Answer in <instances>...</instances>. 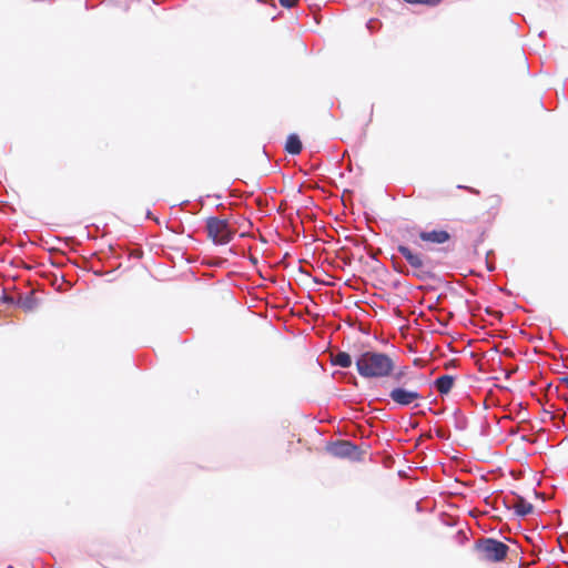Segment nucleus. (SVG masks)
<instances>
[{
    "instance_id": "f03ea898",
    "label": "nucleus",
    "mask_w": 568,
    "mask_h": 568,
    "mask_svg": "<svg viewBox=\"0 0 568 568\" xmlns=\"http://www.w3.org/2000/svg\"><path fill=\"white\" fill-rule=\"evenodd\" d=\"M205 229L207 237L211 239L215 245H225L230 243L234 236V230L229 222L216 216H211L206 220Z\"/></svg>"
},
{
    "instance_id": "f257e3e1",
    "label": "nucleus",
    "mask_w": 568,
    "mask_h": 568,
    "mask_svg": "<svg viewBox=\"0 0 568 568\" xmlns=\"http://www.w3.org/2000/svg\"><path fill=\"white\" fill-rule=\"evenodd\" d=\"M356 369L364 378H387L395 371V362L385 353L366 351L356 358Z\"/></svg>"
},
{
    "instance_id": "9b49d317",
    "label": "nucleus",
    "mask_w": 568,
    "mask_h": 568,
    "mask_svg": "<svg viewBox=\"0 0 568 568\" xmlns=\"http://www.w3.org/2000/svg\"><path fill=\"white\" fill-rule=\"evenodd\" d=\"M285 150L290 154L296 155L300 154L302 151V143L300 138L296 134H291L285 144Z\"/></svg>"
},
{
    "instance_id": "ddd939ff",
    "label": "nucleus",
    "mask_w": 568,
    "mask_h": 568,
    "mask_svg": "<svg viewBox=\"0 0 568 568\" xmlns=\"http://www.w3.org/2000/svg\"><path fill=\"white\" fill-rule=\"evenodd\" d=\"M393 378L396 381V382H400L403 379V377L405 376V369H400L399 372H397L396 374L393 373Z\"/></svg>"
},
{
    "instance_id": "423d86ee",
    "label": "nucleus",
    "mask_w": 568,
    "mask_h": 568,
    "mask_svg": "<svg viewBox=\"0 0 568 568\" xmlns=\"http://www.w3.org/2000/svg\"><path fill=\"white\" fill-rule=\"evenodd\" d=\"M419 237L425 242L443 244L449 240V234L444 230H433L420 232Z\"/></svg>"
},
{
    "instance_id": "7ed1b4c3",
    "label": "nucleus",
    "mask_w": 568,
    "mask_h": 568,
    "mask_svg": "<svg viewBox=\"0 0 568 568\" xmlns=\"http://www.w3.org/2000/svg\"><path fill=\"white\" fill-rule=\"evenodd\" d=\"M480 558L491 562L503 561L508 554V546L494 538H483L476 542Z\"/></svg>"
},
{
    "instance_id": "6e6552de",
    "label": "nucleus",
    "mask_w": 568,
    "mask_h": 568,
    "mask_svg": "<svg viewBox=\"0 0 568 568\" xmlns=\"http://www.w3.org/2000/svg\"><path fill=\"white\" fill-rule=\"evenodd\" d=\"M454 382H455V379L453 376L443 375L435 379L434 387L436 388V390L439 394L446 395L452 390V388L454 386Z\"/></svg>"
},
{
    "instance_id": "20e7f679",
    "label": "nucleus",
    "mask_w": 568,
    "mask_h": 568,
    "mask_svg": "<svg viewBox=\"0 0 568 568\" xmlns=\"http://www.w3.org/2000/svg\"><path fill=\"white\" fill-rule=\"evenodd\" d=\"M397 251L413 267V275L418 278H424L426 276L427 272L425 271V264L419 253H414L408 246L405 245H399Z\"/></svg>"
},
{
    "instance_id": "0eeeda50",
    "label": "nucleus",
    "mask_w": 568,
    "mask_h": 568,
    "mask_svg": "<svg viewBox=\"0 0 568 568\" xmlns=\"http://www.w3.org/2000/svg\"><path fill=\"white\" fill-rule=\"evenodd\" d=\"M329 450L336 457H349L355 453L356 446L349 442H338L333 444Z\"/></svg>"
},
{
    "instance_id": "4468645a",
    "label": "nucleus",
    "mask_w": 568,
    "mask_h": 568,
    "mask_svg": "<svg viewBox=\"0 0 568 568\" xmlns=\"http://www.w3.org/2000/svg\"><path fill=\"white\" fill-rule=\"evenodd\" d=\"M373 23H374V20H369V22L367 23V28L368 29L373 28Z\"/></svg>"
},
{
    "instance_id": "1a4fd4ad",
    "label": "nucleus",
    "mask_w": 568,
    "mask_h": 568,
    "mask_svg": "<svg viewBox=\"0 0 568 568\" xmlns=\"http://www.w3.org/2000/svg\"><path fill=\"white\" fill-rule=\"evenodd\" d=\"M331 362H332V365L338 366L342 368H348L352 366V363H353L351 355L346 352H338L337 354L332 356Z\"/></svg>"
},
{
    "instance_id": "9d476101",
    "label": "nucleus",
    "mask_w": 568,
    "mask_h": 568,
    "mask_svg": "<svg viewBox=\"0 0 568 568\" xmlns=\"http://www.w3.org/2000/svg\"><path fill=\"white\" fill-rule=\"evenodd\" d=\"M513 508L521 517L529 515L534 509L532 505L523 498H517L513 504Z\"/></svg>"
},
{
    "instance_id": "f8f14e48",
    "label": "nucleus",
    "mask_w": 568,
    "mask_h": 568,
    "mask_svg": "<svg viewBox=\"0 0 568 568\" xmlns=\"http://www.w3.org/2000/svg\"><path fill=\"white\" fill-rule=\"evenodd\" d=\"M281 6L282 7H285V8H293L297 2L298 0H278Z\"/></svg>"
},
{
    "instance_id": "39448f33",
    "label": "nucleus",
    "mask_w": 568,
    "mask_h": 568,
    "mask_svg": "<svg viewBox=\"0 0 568 568\" xmlns=\"http://www.w3.org/2000/svg\"><path fill=\"white\" fill-rule=\"evenodd\" d=\"M389 398L399 406H409L416 400L423 398V396L416 389L397 386L390 390Z\"/></svg>"
}]
</instances>
